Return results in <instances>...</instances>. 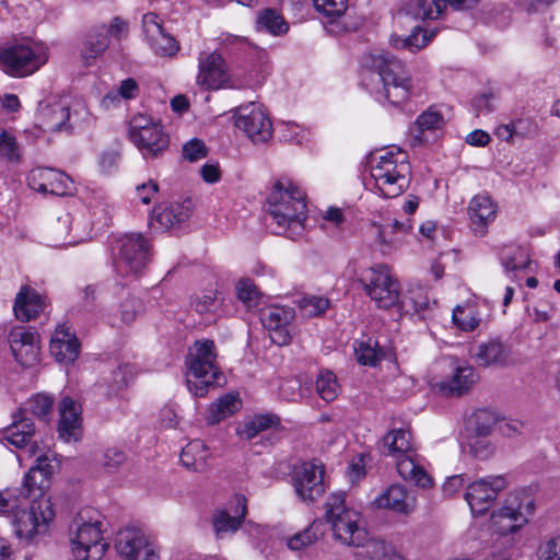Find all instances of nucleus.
I'll list each match as a JSON object with an SVG mask.
<instances>
[{
  "mask_svg": "<svg viewBox=\"0 0 560 560\" xmlns=\"http://www.w3.org/2000/svg\"><path fill=\"white\" fill-rule=\"evenodd\" d=\"M130 376L131 370L129 365L120 364L108 376L102 378L100 386L106 387L107 396H116L128 385Z\"/></svg>",
  "mask_w": 560,
  "mask_h": 560,
  "instance_id": "45",
  "label": "nucleus"
},
{
  "mask_svg": "<svg viewBox=\"0 0 560 560\" xmlns=\"http://www.w3.org/2000/svg\"><path fill=\"white\" fill-rule=\"evenodd\" d=\"M447 5V0H417L409 11L417 19H438Z\"/></svg>",
  "mask_w": 560,
  "mask_h": 560,
  "instance_id": "50",
  "label": "nucleus"
},
{
  "mask_svg": "<svg viewBox=\"0 0 560 560\" xmlns=\"http://www.w3.org/2000/svg\"><path fill=\"white\" fill-rule=\"evenodd\" d=\"M256 27L271 35L279 36L288 32L289 26L283 16L275 9H264L257 15Z\"/></svg>",
  "mask_w": 560,
  "mask_h": 560,
  "instance_id": "44",
  "label": "nucleus"
},
{
  "mask_svg": "<svg viewBox=\"0 0 560 560\" xmlns=\"http://www.w3.org/2000/svg\"><path fill=\"white\" fill-rule=\"evenodd\" d=\"M359 281L378 308L402 307L399 283L392 277L386 265H375L363 270Z\"/></svg>",
  "mask_w": 560,
  "mask_h": 560,
  "instance_id": "10",
  "label": "nucleus"
},
{
  "mask_svg": "<svg viewBox=\"0 0 560 560\" xmlns=\"http://www.w3.org/2000/svg\"><path fill=\"white\" fill-rule=\"evenodd\" d=\"M190 215V200L185 202H163L158 205L151 214V224L159 223L168 230L185 222Z\"/></svg>",
  "mask_w": 560,
  "mask_h": 560,
  "instance_id": "28",
  "label": "nucleus"
},
{
  "mask_svg": "<svg viewBox=\"0 0 560 560\" xmlns=\"http://www.w3.org/2000/svg\"><path fill=\"white\" fill-rule=\"evenodd\" d=\"M209 450L201 440L189 442L180 453V463L187 469L202 471L208 466Z\"/></svg>",
  "mask_w": 560,
  "mask_h": 560,
  "instance_id": "36",
  "label": "nucleus"
},
{
  "mask_svg": "<svg viewBox=\"0 0 560 560\" xmlns=\"http://www.w3.org/2000/svg\"><path fill=\"white\" fill-rule=\"evenodd\" d=\"M213 340H196L186 357L187 387L196 397H205L210 389L224 386L226 377L218 364Z\"/></svg>",
  "mask_w": 560,
  "mask_h": 560,
  "instance_id": "4",
  "label": "nucleus"
},
{
  "mask_svg": "<svg viewBox=\"0 0 560 560\" xmlns=\"http://www.w3.org/2000/svg\"><path fill=\"white\" fill-rule=\"evenodd\" d=\"M325 520L334 537L348 546H360L369 536L360 525V514L347 506L343 492H332L326 499Z\"/></svg>",
  "mask_w": 560,
  "mask_h": 560,
  "instance_id": "7",
  "label": "nucleus"
},
{
  "mask_svg": "<svg viewBox=\"0 0 560 560\" xmlns=\"http://www.w3.org/2000/svg\"><path fill=\"white\" fill-rule=\"evenodd\" d=\"M497 422L495 415L488 409L475 411L468 420V429L474 432L476 438L488 436Z\"/></svg>",
  "mask_w": 560,
  "mask_h": 560,
  "instance_id": "48",
  "label": "nucleus"
},
{
  "mask_svg": "<svg viewBox=\"0 0 560 560\" xmlns=\"http://www.w3.org/2000/svg\"><path fill=\"white\" fill-rule=\"evenodd\" d=\"M0 155L11 162L20 160L16 140L5 130L0 132Z\"/></svg>",
  "mask_w": 560,
  "mask_h": 560,
  "instance_id": "60",
  "label": "nucleus"
},
{
  "mask_svg": "<svg viewBox=\"0 0 560 560\" xmlns=\"http://www.w3.org/2000/svg\"><path fill=\"white\" fill-rule=\"evenodd\" d=\"M31 492H0V515L12 516L30 505Z\"/></svg>",
  "mask_w": 560,
  "mask_h": 560,
  "instance_id": "47",
  "label": "nucleus"
},
{
  "mask_svg": "<svg viewBox=\"0 0 560 560\" xmlns=\"http://www.w3.org/2000/svg\"><path fill=\"white\" fill-rule=\"evenodd\" d=\"M318 538L317 526L312 524L303 532L295 534L288 540V547L292 550H300L313 542Z\"/></svg>",
  "mask_w": 560,
  "mask_h": 560,
  "instance_id": "57",
  "label": "nucleus"
},
{
  "mask_svg": "<svg viewBox=\"0 0 560 560\" xmlns=\"http://www.w3.org/2000/svg\"><path fill=\"white\" fill-rule=\"evenodd\" d=\"M142 27L147 42L155 55L173 57L178 52V42L164 30L159 15L155 13L144 14Z\"/></svg>",
  "mask_w": 560,
  "mask_h": 560,
  "instance_id": "19",
  "label": "nucleus"
},
{
  "mask_svg": "<svg viewBox=\"0 0 560 560\" xmlns=\"http://www.w3.org/2000/svg\"><path fill=\"white\" fill-rule=\"evenodd\" d=\"M42 128L47 132H72L77 126L78 113L71 112L67 100H58L39 106Z\"/></svg>",
  "mask_w": 560,
  "mask_h": 560,
  "instance_id": "17",
  "label": "nucleus"
},
{
  "mask_svg": "<svg viewBox=\"0 0 560 560\" xmlns=\"http://www.w3.org/2000/svg\"><path fill=\"white\" fill-rule=\"evenodd\" d=\"M235 126L254 143H264L272 136V124L264 108L249 103L238 106L234 112Z\"/></svg>",
  "mask_w": 560,
  "mask_h": 560,
  "instance_id": "15",
  "label": "nucleus"
},
{
  "mask_svg": "<svg viewBox=\"0 0 560 560\" xmlns=\"http://www.w3.org/2000/svg\"><path fill=\"white\" fill-rule=\"evenodd\" d=\"M468 213L475 234H485V228L494 220L497 207L487 195L475 196L468 207Z\"/></svg>",
  "mask_w": 560,
  "mask_h": 560,
  "instance_id": "30",
  "label": "nucleus"
},
{
  "mask_svg": "<svg viewBox=\"0 0 560 560\" xmlns=\"http://www.w3.org/2000/svg\"><path fill=\"white\" fill-rule=\"evenodd\" d=\"M114 546L122 560H161L160 546L138 527L119 529Z\"/></svg>",
  "mask_w": 560,
  "mask_h": 560,
  "instance_id": "12",
  "label": "nucleus"
},
{
  "mask_svg": "<svg viewBox=\"0 0 560 560\" xmlns=\"http://www.w3.org/2000/svg\"><path fill=\"white\" fill-rule=\"evenodd\" d=\"M105 532V517L98 510L92 506L80 509L68 527L72 560H102L109 548Z\"/></svg>",
  "mask_w": 560,
  "mask_h": 560,
  "instance_id": "3",
  "label": "nucleus"
},
{
  "mask_svg": "<svg viewBox=\"0 0 560 560\" xmlns=\"http://www.w3.org/2000/svg\"><path fill=\"white\" fill-rule=\"evenodd\" d=\"M497 94L491 90L477 94L471 100V108L475 116L488 115L495 109Z\"/></svg>",
  "mask_w": 560,
  "mask_h": 560,
  "instance_id": "54",
  "label": "nucleus"
},
{
  "mask_svg": "<svg viewBox=\"0 0 560 560\" xmlns=\"http://www.w3.org/2000/svg\"><path fill=\"white\" fill-rule=\"evenodd\" d=\"M109 46L106 25H100L91 30L84 42L81 57L85 65H91Z\"/></svg>",
  "mask_w": 560,
  "mask_h": 560,
  "instance_id": "34",
  "label": "nucleus"
},
{
  "mask_svg": "<svg viewBox=\"0 0 560 560\" xmlns=\"http://www.w3.org/2000/svg\"><path fill=\"white\" fill-rule=\"evenodd\" d=\"M242 407V401L236 394H225L212 402L206 416L208 424H217L234 415Z\"/></svg>",
  "mask_w": 560,
  "mask_h": 560,
  "instance_id": "37",
  "label": "nucleus"
},
{
  "mask_svg": "<svg viewBox=\"0 0 560 560\" xmlns=\"http://www.w3.org/2000/svg\"><path fill=\"white\" fill-rule=\"evenodd\" d=\"M479 375L471 365L454 360L451 375L439 383V392L445 396L460 397L471 390Z\"/></svg>",
  "mask_w": 560,
  "mask_h": 560,
  "instance_id": "23",
  "label": "nucleus"
},
{
  "mask_svg": "<svg viewBox=\"0 0 560 560\" xmlns=\"http://www.w3.org/2000/svg\"><path fill=\"white\" fill-rule=\"evenodd\" d=\"M237 298L245 304H255L259 300V291L257 287L249 279H242L238 281Z\"/></svg>",
  "mask_w": 560,
  "mask_h": 560,
  "instance_id": "62",
  "label": "nucleus"
},
{
  "mask_svg": "<svg viewBox=\"0 0 560 560\" xmlns=\"http://www.w3.org/2000/svg\"><path fill=\"white\" fill-rule=\"evenodd\" d=\"M197 84L207 90H218L229 81L225 62L222 56L217 52H200L198 57Z\"/></svg>",
  "mask_w": 560,
  "mask_h": 560,
  "instance_id": "20",
  "label": "nucleus"
},
{
  "mask_svg": "<svg viewBox=\"0 0 560 560\" xmlns=\"http://www.w3.org/2000/svg\"><path fill=\"white\" fill-rule=\"evenodd\" d=\"M354 351L358 362L362 365L375 366L385 355L378 342L372 338H369L366 341L358 342L354 347Z\"/></svg>",
  "mask_w": 560,
  "mask_h": 560,
  "instance_id": "46",
  "label": "nucleus"
},
{
  "mask_svg": "<svg viewBox=\"0 0 560 560\" xmlns=\"http://www.w3.org/2000/svg\"><path fill=\"white\" fill-rule=\"evenodd\" d=\"M113 265L122 278H137L151 260V244L141 233H128L112 243Z\"/></svg>",
  "mask_w": 560,
  "mask_h": 560,
  "instance_id": "6",
  "label": "nucleus"
},
{
  "mask_svg": "<svg viewBox=\"0 0 560 560\" xmlns=\"http://www.w3.org/2000/svg\"><path fill=\"white\" fill-rule=\"evenodd\" d=\"M183 155L190 162L199 161L207 155V148L203 141L199 139H191L183 147Z\"/></svg>",
  "mask_w": 560,
  "mask_h": 560,
  "instance_id": "64",
  "label": "nucleus"
},
{
  "mask_svg": "<svg viewBox=\"0 0 560 560\" xmlns=\"http://www.w3.org/2000/svg\"><path fill=\"white\" fill-rule=\"evenodd\" d=\"M506 504L491 516L494 533L501 536L514 534L525 526L535 512V499L530 492H514Z\"/></svg>",
  "mask_w": 560,
  "mask_h": 560,
  "instance_id": "11",
  "label": "nucleus"
},
{
  "mask_svg": "<svg viewBox=\"0 0 560 560\" xmlns=\"http://www.w3.org/2000/svg\"><path fill=\"white\" fill-rule=\"evenodd\" d=\"M81 408L71 397H63L59 405V436L66 441H79L81 439Z\"/></svg>",
  "mask_w": 560,
  "mask_h": 560,
  "instance_id": "27",
  "label": "nucleus"
},
{
  "mask_svg": "<svg viewBox=\"0 0 560 560\" xmlns=\"http://www.w3.org/2000/svg\"><path fill=\"white\" fill-rule=\"evenodd\" d=\"M316 390L325 401H332L339 394L336 375L330 371L320 372L316 380Z\"/></svg>",
  "mask_w": 560,
  "mask_h": 560,
  "instance_id": "51",
  "label": "nucleus"
},
{
  "mask_svg": "<svg viewBox=\"0 0 560 560\" xmlns=\"http://www.w3.org/2000/svg\"><path fill=\"white\" fill-rule=\"evenodd\" d=\"M51 355L62 364H72L81 351L74 330L66 323L56 327L49 345Z\"/></svg>",
  "mask_w": 560,
  "mask_h": 560,
  "instance_id": "24",
  "label": "nucleus"
},
{
  "mask_svg": "<svg viewBox=\"0 0 560 560\" xmlns=\"http://www.w3.org/2000/svg\"><path fill=\"white\" fill-rule=\"evenodd\" d=\"M292 481L295 490H325L330 486L326 467L318 459L303 462L294 466Z\"/></svg>",
  "mask_w": 560,
  "mask_h": 560,
  "instance_id": "25",
  "label": "nucleus"
},
{
  "mask_svg": "<svg viewBox=\"0 0 560 560\" xmlns=\"http://www.w3.org/2000/svg\"><path fill=\"white\" fill-rule=\"evenodd\" d=\"M47 61V56L39 47L14 45L2 50L0 66L12 77H26L34 73Z\"/></svg>",
  "mask_w": 560,
  "mask_h": 560,
  "instance_id": "14",
  "label": "nucleus"
},
{
  "mask_svg": "<svg viewBox=\"0 0 560 560\" xmlns=\"http://www.w3.org/2000/svg\"><path fill=\"white\" fill-rule=\"evenodd\" d=\"M247 501L243 494L236 493L223 506L214 511L212 524L215 537L222 539L236 533L244 522Z\"/></svg>",
  "mask_w": 560,
  "mask_h": 560,
  "instance_id": "16",
  "label": "nucleus"
},
{
  "mask_svg": "<svg viewBox=\"0 0 560 560\" xmlns=\"http://www.w3.org/2000/svg\"><path fill=\"white\" fill-rule=\"evenodd\" d=\"M34 435L33 421L21 412L14 416V421L3 431V439L18 448L26 446Z\"/></svg>",
  "mask_w": 560,
  "mask_h": 560,
  "instance_id": "33",
  "label": "nucleus"
},
{
  "mask_svg": "<svg viewBox=\"0 0 560 560\" xmlns=\"http://www.w3.org/2000/svg\"><path fill=\"white\" fill-rule=\"evenodd\" d=\"M72 217L66 212L57 218L49 228V240L52 246H68L80 242V238L71 235Z\"/></svg>",
  "mask_w": 560,
  "mask_h": 560,
  "instance_id": "40",
  "label": "nucleus"
},
{
  "mask_svg": "<svg viewBox=\"0 0 560 560\" xmlns=\"http://www.w3.org/2000/svg\"><path fill=\"white\" fill-rule=\"evenodd\" d=\"M142 311V301L132 295H128L124 301H121L118 310L120 319L125 324L132 323Z\"/></svg>",
  "mask_w": 560,
  "mask_h": 560,
  "instance_id": "55",
  "label": "nucleus"
},
{
  "mask_svg": "<svg viewBox=\"0 0 560 560\" xmlns=\"http://www.w3.org/2000/svg\"><path fill=\"white\" fill-rule=\"evenodd\" d=\"M539 560H560V535L544 539L537 548Z\"/></svg>",
  "mask_w": 560,
  "mask_h": 560,
  "instance_id": "56",
  "label": "nucleus"
},
{
  "mask_svg": "<svg viewBox=\"0 0 560 560\" xmlns=\"http://www.w3.org/2000/svg\"><path fill=\"white\" fill-rule=\"evenodd\" d=\"M475 358L479 365H504L510 355V349L499 339H491L478 345Z\"/></svg>",
  "mask_w": 560,
  "mask_h": 560,
  "instance_id": "32",
  "label": "nucleus"
},
{
  "mask_svg": "<svg viewBox=\"0 0 560 560\" xmlns=\"http://www.w3.org/2000/svg\"><path fill=\"white\" fill-rule=\"evenodd\" d=\"M138 91L137 82L129 78L124 81H121L120 86L118 89L117 93H108L104 98L103 103L106 106L113 105L116 101L119 100V97L130 100L136 96V92Z\"/></svg>",
  "mask_w": 560,
  "mask_h": 560,
  "instance_id": "58",
  "label": "nucleus"
},
{
  "mask_svg": "<svg viewBox=\"0 0 560 560\" xmlns=\"http://www.w3.org/2000/svg\"><path fill=\"white\" fill-rule=\"evenodd\" d=\"M499 259L505 272L526 269L530 262L529 254L520 245H505L499 252Z\"/></svg>",
  "mask_w": 560,
  "mask_h": 560,
  "instance_id": "39",
  "label": "nucleus"
},
{
  "mask_svg": "<svg viewBox=\"0 0 560 560\" xmlns=\"http://www.w3.org/2000/svg\"><path fill=\"white\" fill-rule=\"evenodd\" d=\"M45 302L43 296L28 285L21 288L16 294L13 311L15 317L21 322H30L44 312Z\"/></svg>",
  "mask_w": 560,
  "mask_h": 560,
  "instance_id": "29",
  "label": "nucleus"
},
{
  "mask_svg": "<svg viewBox=\"0 0 560 560\" xmlns=\"http://www.w3.org/2000/svg\"><path fill=\"white\" fill-rule=\"evenodd\" d=\"M374 504L378 509L408 514L416 508V498L412 495V492H382L375 499Z\"/></svg>",
  "mask_w": 560,
  "mask_h": 560,
  "instance_id": "38",
  "label": "nucleus"
},
{
  "mask_svg": "<svg viewBox=\"0 0 560 560\" xmlns=\"http://www.w3.org/2000/svg\"><path fill=\"white\" fill-rule=\"evenodd\" d=\"M8 340L12 354L23 366H34L39 361V337L36 332L24 327L13 328Z\"/></svg>",
  "mask_w": 560,
  "mask_h": 560,
  "instance_id": "21",
  "label": "nucleus"
},
{
  "mask_svg": "<svg viewBox=\"0 0 560 560\" xmlns=\"http://www.w3.org/2000/svg\"><path fill=\"white\" fill-rule=\"evenodd\" d=\"M54 506L52 499L47 492H39L37 497L30 498V505L13 517L15 534L26 540L45 534L55 518Z\"/></svg>",
  "mask_w": 560,
  "mask_h": 560,
  "instance_id": "8",
  "label": "nucleus"
},
{
  "mask_svg": "<svg viewBox=\"0 0 560 560\" xmlns=\"http://www.w3.org/2000/svg\"><path fill=\"white\" fill-rule=\"evenodd\" d=\"M305 192L288 178L279 179L267 199V213L276 234L300 235L306 220Z\"/></svg>",
  "mask_w": 560,
  "mask_h": 560,
  "instance_id": "2",
  "label": "nucleus"
},
{
  "mask_svg": "<svg viewBox=\"0 0 560 560\" xmlns=\"http://www.w3.org/2000/svg\"><path fill=\"white\" fill-rule=\"evenodd\" d=\"M51 407V397L44 394H36L26 401L25 407L21 409L20 412L23 415L30 412L39 419H44L49 415Z\"/></svg>",
  "mask_w": 560,
  "mask_h": 560,
  "instance_id": "53",
  "label": "nucleus"
},
{
  "mask_svg": "<svg viewBox=\"0 0 560 560\" xmlns=\"http://www.w3.org/2000/svg\"><path fill=\"white\" fill-rule=\"evenodd\" d=\"M329 304V300L322 296H307L300 301L301 308L311 317L325 313Z\"/></svg>",
  "mask_w": 560,
  "mask_h": 560,
  "instance_id": "59",
  "label": "nucleus"
},
{
  "mask_svg": "<svg viewBox=\"0 0 560 560\" xmlns=\"http://www.w3.org/2000/svg\"><path fill=\"white\" fill-rule=\"evenodd\" d=\"M444 124V117L440 112L428 109L417 118L410 131L415 141L421 143L427 141L425 131L441 129Z\"/></svg>",
  "mask_w": 560,
  "mask_h": 560,
  "instance_id": "41",
  "label": "nucleus"
},
{
  "mask_svg": "<svg viewBox=\"0 0 560 560\" xmlns=\"http://www.w3.org/2000/svg\"><path fill=\"white\" fill-rule=\"evenodd\" d=\"M362 83L380 103L399 106L409 100L412 80L405 65L388 52H371L363 59Z\"/></svg>",
  "mask_w": 560,
  "mask_h": 560,
  "instance_id": "1",
  "label": "nucleus"
},
{
  "mask_svg": "<svg viewBox=\"0 0 560 560\" xmlns=\"http://www.w3.org/2000/svg\"><path fill=\"white\" fill-rule=\"evenodd\" d=\"M452 318L455 326L463 331H472L480 324L478 312L471 305H457Z\"/></svg>",
  "mask_w": 560,
  "mask_h": 560,
  "instance_id": "49",
  "label": "nucleus"
},
{
  "mask_svg": "<svg viewBox=\"0 0 560 560\" xmlns=\"http://www.w3.org/2000/svg\"><path fill=\"white\" fill-rule=\"evenodd\" d=\"M513 485V476L510 474L489 475L482 478H471L467 474H458L447 477L443 490H504Z\"/></svg>",
  "mask_w": 560,
  "mask_h": 560,
  "instance_id": "22",
  "label": "nucleus"
},
{
  "mask_svg": "<svg viewBox=\"0 0 560 560\" xmlns=\"http://www.w3.org/2000/svg\"><path fill=\"white\" fill-rule=\"evenodd\" d=\"M412 229L409 220L406 222H401L398 220H394L390 223L378 226L377 236L378 242L382 246V250L393 248L399 241V237L409 233Z\"/></svg>",
  "mask_w": 560,
  "mask_h": 560,
  "instance_id": "42",
  "label": "nucleus"
},
{
  "mask_svg": "<svg viewBox=\"0 0 560 560\" xmlns=\"http://www.w3.org/2000/svg\"><path fill=\"white\" fill-rule=\"evenodd\" d=\"M315 8L327 16H340L347 9V0H313Z\"/></svg>",
  "mask_w": 560,
  "mask_h": 560,
  "instance_id": "61",
  "label": "nucleus"
},
{
  "mask_svg": "<svg viewBox=\"0 0 560 560\" xmlns=\"http://www.w3.org/2000/svg\"><path fill=\"white\" fill-rule=\"evenodd\" d=\"M294 310L284 306H269L261 312V323L270 331V338L278 346L291 341L288 325L294 319Z\"/></svg>",
  "mask_w": 560,
  "mask_h": 560,
  "instance_id": "26",
  "label": "nucleus"
},
{
  "mask_svg": "<svg viewBox=\"0 0 560 560\" xmlns=\"http://www.w3.org/2000/svg\"><path fill=\"white\" fill-rule=\"evenodd\" d=\"M128 137L144 159L162 155L170 144V138L163 131L162 126L156 122H148L143 117L131 120Z\"/></svg>",
  "mask_w": 560,
  "mask_h": 560,
  "instance_id": "13",
  "label": "nucleus"
},
{
  "mask_svg": "<svg viewBox=\"0 0 560 560\" xmlns=\"http://www.w3.org/2000/svg\"><path fill=\"white\" fill-rule=\"evenodd\" d=\"M498 492H465V500L474 515L485 514L497 499Z\"/></svg>",
  "mask_w": 560,
  "mask_h": 560,
  "instance_id": "52",
  "label": "nucleus"
},
{
  "mask_svg": "<svg viewBox=\"0 0 560 560\" xmlns=\"http://www.w3.org/2000/svg\"><path fill=\"white\" fill-rule=\"evenodd\" d=\"M28 186L40 192L54 196H65L72 190V180L63 172L50 167H37L27 176Z\"/></svg>",
  "mask_w": 560,
  "mask_h": 560,
  "instance_id": "18",
  "label": "nucleus"
},
{
  "mask_svg": "<svg viewBox=\"0 0 560 560\" xmlns=\"http://www.w3.org/2000/svg\"><path fill=\"white\" fill-rule=\"evenodd\" d=\"M279 423V418L275 415H257L245 421L236 429L241 439L252 440L260 432L266 431Z\"/></svg>",
  "mask_w": 560,
  "mask_h": 560,
  "instance_id": "43",
  "label": "nucleus"
},
{
  "mask_svg": "<svg viewBox=\"0 0 560 560\" xmlns=\"http://www.w3.org/2000/svg\"><path fill=\"white\" fill-rule=\"evenodd\" d=\"M384 451L387 455L400 454L396 466L400 477L418 488H431L433 480L422 466L417 464L406 453L410 450V433L402 429L393 430L383 439Z\"/></svg>",
  "mask_w": 560,
  "mask_h": 560,
  "instance_id": "9",
  "label": "nucleus"
},
{
  "mask_svg": "<svg viewBox=\"0 0 560 560\" xmlns=\"http://www.w3.org/2000/svg\"><path fill=\"white\" fill-rule=\"evenodd\" d=\"M126 460L125 453L117 447L107 448L102 457V466L109 472L118 469Z\"/></svg>",
  "mask_w": 560,
  "mask_h": 560,
  "instance_id": "63",
  "label": "nucleus"
},
{
  "mask_svg": "<svg viewBox=\"0 0 560 560\" xmlns=\"http://www.w3.org/2000/svg\"><path fill=\"white\" fill-rule=\"evenodd\" d=\"M357 547L360 549L355 552V560H405L392 544L382 539L366 536L365 541Z\"/></svg>",
  "mask_w": 560,
  "mask_h": 560,
  "instance_id": "31",
  "label": "nucleus"
},
{
  "mask_svg": "<svg viewBox=\"0 0 560 560\" xmlns=\"http://www.w3.org/2000/svg\"><path fill=\"white\" fill-rule=\"evenodd\" d=\"M54 467L47 456L40 455L36 464L32 466L24 478L26 490H46L49 487V479L52 476Z\"/></svg>",
  "mask_w": 560,
  "mask_h": 560,
  "instance_id": "35",
  "label": "nucleus"
},
{
  "mask_svg": "<svg viewBox=\"0 0 560 560\" xmlns=\"http://www.w3.org/2000/svg\"><path fill=\"white\" fill-rule=\"evenodd\" d=\"M369 164L375 187L383 197H398L409 187L411 167L404 151L382 150L370 156Z\"/></svg>",
  "mask_w": 560,
  "mask_h": 560,
  "instance_id": "5",
  "label": "nucleus"
}]
</instances>
